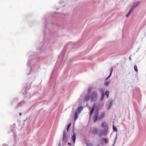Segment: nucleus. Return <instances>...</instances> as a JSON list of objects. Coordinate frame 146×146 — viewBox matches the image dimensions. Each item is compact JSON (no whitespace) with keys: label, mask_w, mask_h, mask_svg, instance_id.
<instances>
[{"label":"nucleus","mask_w":146,"mask_h":146,"mask_svg":"<svg viewBox=\"0 0 146 146\" xmlns=\"http://www.w3.org/2000/svg\"><path fill=\"white\" fill-rule=\"evenodd\" d=\"M60 65L55 64L49 81V83L50 85H52L53 84H54V88L55 87L56 78L58 75V70L60 69L59 67L60 66Z\"/></svg>","instance_id":"nucleus-1"},{"label":"nucleus","mask_w":146,"mask_h":146,"mask_svg":"<svg viewBox=\"0 0 146 146\" xmlns=\"http://www.w3.org/2000/svg\"><path fill=\"white\" fill-rule=\"evenodd\" d=\"M92 88L91 87L89 88L87 90V94L84 97V100L88 101L90 100L92 102L96 101L97 99V95L96 92H92Z\"/></svg>","instance_id":"nucleus-2"},{"label":"nucleus","mask_w":146,"mask_h":146,"mask_svg":"<svg viewBox=\"0 0 146 146\" xmlns=\"http://www.w3.org/2000/svg\"><path fill=\"white\" fill-rule=\"evenodd\" d=\"M101 94L100 101L101 102H102L104 100L105 96H106L107 98H108L109 92L108 90H106L105 92H104V90L103 89H102L101 90Z\"/></svg>","instance_id":"nucleus-3"},{"label":"nucleus","mask_w":146,"mask_h":146,"mask_svg":"<svg viewBox=\"0 0 146 146\" xmlns=\"http://www.w3.org/2000/svg\"><path fill=\"white\" fill-rule=\"evenodd\" d=\"M97 108V105L95 104H94L91 108L89 113V119L91 118V116H92L95 110H96Z\"/></svg>","instance_id":"nucleus-4"},{"label":"nucleus","mask_w":146,"mask_h":146,"mask_svg":"<svg viewBox=\"0 0 146 146\" xmlns=\"http://www.w3.org/2000/svg\"><path fill=\"white\" fill-rule=\"evenodd\" d=\"M97 108V105L95 104H94L91 108L89 113V119L91 118V116H92L95 110H96Z\"/></svg>","instance_id":"nucleus-5"},{"label":"nucleus","mask_w":146,"mask_h":146,"mask_svg":"<svg viewBox=\"0 0 146 146\" xmlns=\"http://www.w3.org/2000/svg\"><path fill=\"white\" fill-rule=\"evenodd\" d=\"M72 140L73 141L74 144L76 139V135L74 132V125L73 126L72 131Z\"/></svg>","instance_id":"nucleus-6"},{"label":"nucleus","mask_w":146,"mask_h":146,"mask_svg":"<svg viewBox=\"0 0 146 146\" xmlns=\"http://www.w3.org/2000/svg\"><path fill=\"white\" fill-rule=\"evenodd\" d=\"M108 140L106 137H102L100 140V143L102 145L104 144V143L106 144L108 143Z\"/></svg>","instance_id":"nucleus-7"},{"label":"nucleus","mask_w":146,"mask_h":146,"mask_svg":"<svg viewBox=\"0 0 146 146\" xmlns=\"http://www.w3.org/2000/svg\"><path fill=\"white\" fill-rule=\"evenodd\" d=\"M99 111L98 109H96L94 113L93 121L94 123H95L97 121V119L99 115Z\"/></svg>","instance_id":"nucleus-8"},{"label":"nucleus","mask_w":146,"mask_h":146,"mask_svg":"<svg viewBox=\"0 0 146 146\" xmlns=\"http://www.w3.org/2000/svg\"><path fill=\"white\" fill-rule=\"evenodd\" d=\"M108 103V104L107 103L106 106H107V109L109 110L110 109L112 106L113 103V100L112 99H110Z\"/></svg>","instance_id":"nucleus-9"},{"label":"nucleus","mask_w":146,"mask_h":146,"mask_svg":"<svg viewBox=\"0 0 146 146\" xmlns=\"http://www.w3.org/2000/svg\"><path fill=\"white\" fill-rule=\"evenodd\" d=\"M35 64H27V67L30 71L29 73L27 74L28 75L31 74L32 70H33V68L34 67Z\"/></svg>","instance_id":"nucleus-10"},{"label":"nucleus","mask_w":146,"mask_h":146,"mask_svg":"<svg viewBox=\"0 0 146 146\" xmlns=\"http://www.w3.org/2000/svg\"><path fill=\"white\" fill-rule=\"evenodd\" d=\"M62 141L65 143H66L68 141V139L66 138V130H65L63 132V137L62 138Z\"/></svg>","instance_id":"nucleus-11"},{"label":"nucleus","mask_w":146,"mask_h":146,"mask_svg":"<svg viewBox=\"0 0 146 146\" xmlns=\"http://www.w3.org/2000/svg\"><path fill=\"white\" fill-rule=\"evenodd\" d=\"M79 114L80 113L78 112H77L76 111H75L74 112V113L73 114V116L74 118V121H75L77 119L79 116Z\"/></svg>","instance_id":"nucleus-12"},{"label":"nucleus","mask_w":146,"mask_h":146,"mask_svg":"<svg viewBox=\"0 0 146 146\" xmlns=\"http://www.w3.org/2000/svg\"><path fill=\"white\" fill-rule=\"evenodd\" d=\"M105 113L104 112L101 113L100 115L99 116H98L97 119V121L102 119L105 116Z\"/></svg>","instance_id":"nucleus-13"},{"label":"nucleus","mask_w":146,"mask_h":146,"mask_svg":"<svg viewBox=\"0 0 146 146\" xmlns=\"http://www.w3.org/2000/svg\"><path fill=\"white\" fill-rule=\"evenodd\" d=\"M108 130L104 129L102 130H100L99 133V136L101 137L102 135H105L106 134Z\"/></svg>","instance_id":"nucleus-14"},{"label":"nucleus","mask_w":146,"mask_h":146,"mask_svg":"<svg viewBox=\"0 0 146 146\" xmlns=\"http://www.w3.org/2000/svg\"><path fill=\"white\" fill-rule=\"evenodd\" d=\"M101 126L104 128V129L108 131V126L107 124L103 122L101 124Z\"/></svg>","instance_id":"nucleus-15"},{"label":"nucleus","mask_w":146,"mask_h":146,"mask_svg":"<svg viewBox=\"0 0 146 146\" xmlns=\"http://www.w3.org/2000/svg\"><path fill=\"white\" fill-rule=\"evenodd\" d=\"M112 127H113V132H117L116 134V135H115V140L117 139V128L114 125H113Z\"/></svg>","instance_id":"nucleus-16"},{"label":"nucleus","mask_w":146,"mask_h":146,"mask_svg":"<svg viewBox=\"0 0 146 146\" xmlns=\"http://www.w3.org/2000/svg\"><path fill=\"white\" fill-rule=\"evenodd\" d=\"M25 103V102L23 100L21 102H20L19 104L17 105V106L16 107V109L22 106V105Z\"/></svg>","instance_id":"nucleus-17"},{"label":"nucleus","mask_w":146,"mask_h":146,"mask_svg":"<svg viewBox=\"0 0 146 146\" xmlns=\"http://www.w3.org/2000/svg\"><path fill=\"white\" fill-rule=\"evenodd\" d=\"M98 129L96 128H94L91 130V133L93 135H95L98 132Z\"/></svg>","instance_id":"nucleus-18"},{"label":"nucleus","mask_w":146,"mask_h":146,"mask_svg":"<svg viewBox=\"0 0 146 146\" xmlns=\"http://www.w3.org/2000/svg\"><path fill=\"white\" fill-rule=\"evenodd\" d=\"M83 107L82 106H79L77 110V112L80 113L83 110Z\"/></svg>","instance_id":"nucleus-19"},{"label":"nucleus","mask_w":146,"mask_h":146,"mask_svg":"<svg viewBox=\"0 0 146 146\" xmlns=\"http://www.w3.org/2000/svg\"><path fill=\"white\" fill-rule=\"evenodd\" d=\"M11 130L12 131H13V137L14 138V144H15L16 142V141L17 140V137H16V136L15 133L14 132V129H11Z\"/></svg>","instance_id":"nucleus-20"},{"label":"nucleus","mask_w":146,"mask_h":146,"mask_svg":"<svg viewBox=\"0 0 146 146\" xmlns=\"http://www.w3.org/2000/svg\"><path fill=\"white\" fill-rule=\"evenodd\" d=\"M134 8V6H132L131 8L129 10L128 13L126 15V17H128L129 16L130 13L132 12Z\"/></svg>","instance_id":"nucleus-21"},{"label":"nucleus","mask_w":146,"mask_h":146,"mask_svg":"<svg viewBox=\"0 0 146 146\" xmlns=\"http://www.w3.org/2000/svg\"><path fill=\"white\" fill-rule=\"evenodd\" d=\"M110 83V82L108 81H106L104 83V85L108 87Z\"/></svg>","instance_id":"nucleus-22"},{"label":"nucleus","mask_w":146,"mask_h":146,"mask_svg":"<svg viewBox=\"0 0 146 146\" xmlns=\"http://www.w3.org/2000/svg\"><path fill=\"white\" fill-rule=\"evenodd\" d=\"M71 123H69V124H68L67 125V127H66V130H67V132L68 131L69 129L70 128V127L71 126Z\"/></svg>","instance_id":"nucleus-23"},{"label":"nucleus","mask_w":146,"mask_h":146,"mask_svg":"<svg viewBox=\"0 0 146 146\" xmlns=\"http://www.w3.org/2000/svg\"><path fill=\"white\" fill-rule=\"evenodd\" d=\"M134 69L135 71L137 73L138 72V70L137 69V66L136 65V64H135L134 66Z\"/></svg>","instance_id":"nucleus-24"},{"label":"nucleus","mask_w":146,"mask_h":146,"mask_svg":"<svg viewBox=\"0 0 146 146\" xmlns=\"http://www.w3.org/2000/svg\"><path fill=\"white\" fill-rule=\"evenodd\" d=\"M139 1H138L135 2L132 6H134V8H135V7L137 6V5L139 4Z\"/></svg>","instance_id":"nucleus-25"},{"label":"nucleus","mask_w":146,"mask_h":146,"mask_svg":"<svg viewBox=\"0 0 146 146\" xmlns=\"http://www.w3.org/2000/svg\"><path fill=\"white\" fill-rule=\"evenodd\" d=\"M114 68L113 67H111L110 70V74L111 75L113 70Z\"/></svg>","instance_id":"nucleus-26"},{"label":"nucleus","mask_w":146,"mask_h":146,"mask_svg":"<svg viewBox=\"0 0 146 146\" xmlns=\"http://www.w3.org/2000/svg\"><path fill=\"white\" fill-rule=\"evenodd\" d=\"M18 100H13L11 102V104H13L14 103H17V102Z\"/></svg>","instance_id":"nucleus-27"},{"label":"nucleus","mask_w":146,"mask_h":146,"mask_svg":"<svg viewBox=\"0 0 146 146\" xmlns=\"http://www.w3.org/2000/svg\"><path fill=\"white\" fill-rule=\"evenodd\" d=\"M86 145L87 146H93V145L92 144L90 143H87ZM96 146H99V145H98Z\"/></svg>","instance_id":"nucleus-28"},{"label":"nucleus","mask_w":146,"mask_h":146,"mask_svg":"<svg viewBox=\"0 0 146 146\" xmlns=\"http://www.w3.org/2000/svg\"><path fill=\"white\" fill-rule=\"evenodd\" d=\"M111 76V75L109 74V75L106 79H105V80H108L110 77Z\"/></svg>","instance_id":"nucleus-29"},{"label":"nucleus","mask_w":146,"mask_h":146,"mask_svg":"<svg viewBox=\"0 0 146 146\" xmlns=\"http://www.w3.org/2000/svg\"><path fill=\"white\" fill-rule=\"evenodd\" d=\"M101 106L100 105H99L98 106L97 105V108L96 109H98V110H99Z\"/></svg>","instance_id":"nucleus-30"},{"label":"nucleus","mask_w":146,"mask_h":146,"mask_svg":"<svg viewBox=\"0 0 146 146\" xmlns=\"http://www.w3.org/2000/svg\"><path fill=\"white\" fill-rule=\"evenodd\" d=\"M16 125H15V123H14L13 125H11V128H12V127H16Z\"/></svg>","instance_id":"nucleus-31"},{"label":"nucleus","mask_w":146,"mask_h":146,"mask_svg":"<svg viewBox=\"0 0 146 146\" xmlns=\"http://www.w3.org/2000/svg\"><path fill=\"white\" fill-rule=\"evenodd\" d=\"M71 143L70 142H68V145L69 146H71Z\"/></svg>","instance_id":"nucleus-32"},{"label":"nucleus","mask_w":146,"mask_h":146,"mask_svg":"<svg viewBox=\"0 0 146 146\" xmlns=\"http://www.w3.org/2000/svg\"><path fill=\"white\" fill-rule=\"evenodd\" d=\"M54 94H55V92H54L52 93L51 95H52V96H54Z\"/></svg>","instance_id":"nucleus-33"},{"label":"nucleus","mask_w":146,"mask_h":146,"mask_svg":"<svg viewBox=\"0 0 146 146\" xmlns=\"http://www.w3.org/2000/svg\"><path fill=\"white\" fill-rule=\"evenodd\" d=\"M3 146H8L7 145V144H3Z\"/></svg>","instance_id":"nucleus-34"},{"label":"nucleus","mask_w":146,"mask_h":146,"mask_svg":"<svg viewBox=\"0 0 146 146\" xmlns=\"http://www.w3.org/2000/svg\"><path fill=\"white\" fill-rule=\"evenodd\" d=\"M22 113H21V112L19 113V115L20 116H21V115H22Z\"/></svg>","instance_id":"nucleus-35"},{"label":"nucleus","mask_w":146,"mask_h":146,"mask_svg":"<svg viewBox=\"0 0 146 146\" xmlns=\"http://www.w3.org/2000/svg\"><path fill=\"white\" fill-rule=\"evenodd\" d=\"M129 59L130 60H131V57H129Z\"/></svg>","instance_id":"nucleus-36"},{"label":"nucleus","mask_w":146,"mask_h":146,"mask_svg":"<svg viewBox=\"0 0 146 146\" xmlns=\"http://www.w3.org/2000/svg\"><path fill=\"white\" fill-rule=\"evenodd\" d=\"M41 82H42V81H41V82H40V84H41Z\"/></svg>","instance_id":"nucleus-37"},{"label":"nucleus","mask_w":146,"mask_h":146,"mask_svg":"<svg viewBox=\"0 0 146 146\" xmlns=\"http://www.w3.org/2000/svg\"><path fill=\"white\" fill-rule=\"evenodd\" d=\"M138 90H139V91L140 90L139 89H138Z\"/></svg>","instance_id":"nucleus-38"},{"label":"nucleus","mask_w":146,"mask_h":146,"mask_svg":"<svg viewBox=\"0 0 146 146\" xmlns=\"http://www.w3.org/2000/svg\"><path fill=\"white\" fill-rule=\"evenodd\" d=\"M59 146H60V145H59Z\"/></svg>","instance_id":"nucleus-39"}]
</instances>
